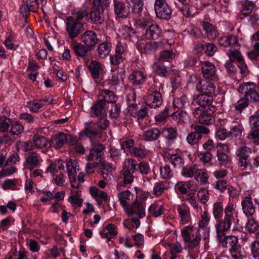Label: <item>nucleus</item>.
Here are the masks:
<instances>
[{"label": "nucleus", "instance_id": "obj_1", "mask_svg": "<svg viewBox=\"0 0 259 259\" xmlns=\"http://www.w3.org/2000/svg\"><path fill=\"white\" fill-rule=\"evenodd\" d=\"M225 216L223 219L217 220L215 229L218 240L222 239L226 236V232L230 229L233 224L238 223V212L235 206L231 203H229L224 208Z\"/></svg>", "mask_w": 259, "mask_h": 259}, {"label": "nucleus", "instance_id": "obj_2", "mask_svg": "<svg viewBox=\"0 0 259 259\" xmlns=\"http://www.w3.org/2000/svg\"><path fill=\"white\" fill-rule=\"evenodd\" d=\"M238 91L240 93L241 101L235 106V109L241 111L248 106V102H258L259 94L256 84L253 82L244 83L240 85Z\"/></svg>", "mask_w": 259, "mask_h": 259}, {"label": "nucleus", "instance_id": "obj_3", "mask_svg": "<svg viewBox=\"0 0 259 259\" xmlns=\"http://www.w3.org/2000/svg\"><path fill=\"white\" fill-rule=\"evenodd\" d=\"M252 150L246 145L239 147L235 152L238 166L243 169L251 170L259 165V157L250 158Z\"/></svg>", "mask_w": 259, "mask_h": 259}, {"label": "nucleus", "instance_id": "obj_4", "mask_svg": "<svg viewBox=\"0 0 259 259\" xmlns=\"http://www.w3.org/2000/svg\"><path fill=\"white\" fill-rule=\"evenodd\" d=\"M90 12L91 21L96 24H102L104 21L103 14L106 7H108V0H94Z\"/></svg>", "mask_w": 259, "mask_h": 259}, {"label": "nucleus", "instance_id": "obj_5", "mask_svg": "<svg viewBox=\"0 0 259 259\" xmlns=\"http://www.w3.org/2000/svg\"><path fill=\"white\" fill-rule=\"evenodd\" d=\"M208 109L200 107H195L193 111V114L197 115L199 122L202 124L208 125L212 124L214 121L213 113L216 111L215 107H212Z\"/></svg>", "mask_w": 259, "mask_h": 259}, {"label": "nucleus", "instance_id": "obj_6", "mask_svg": "<svg viewBox=\"0 0 259 259\" xmlns=\"http://www.w3.org/2000/svg\"><path fill=\"white\" fill-rule=\"evenodd\" d=\"M113 102V92L108 90L104 91V101L100 100L91 107V116L98 117L102 115L104 112V102Z\"/></svg>", "mask_w": 259, "mask_h": 259}, {"label": "nucleus", "instance_id": "obj_7", "mask_svg": "<svg viewBox=\"0 0 259 259\" xmlns=\"http://www.w3.org/2000/svg\"><path fill=\"white\" fill-rule=\"evenodd\" d=\"M66 30L69 38L73 39L83 31V24L76 22L73 18L67 17L66 20Z\"/></svg>", "mask_w": 259, "mask_h": 259}, {"label": "nucleus", "instance_id": "obj_8", "mask_svg": "<svg viewBox=\"0 0 259 259\" xmlns=\"http://www.w3.org/2000/svg\"><path fill=\"white\" fill-rule=\"evenodd\" d=\"M154 9L157 18L165 20L171 18L172 10L165 0H155Z\"/></svg>", "mask_w": 259, "mask_h": 259}, {"label": "nucleus", "instance_id": "obj_9", "mask_svg": "<svg viewBox=\"0 0 259 259\" xmlns=\"http://www.w3.org/2000/svg\"><path fill=\"white\" fill-rule=\"evenodd\" d=\"M137 165V163L133 159H127L124 161L123 169L124 184H131L133 182L134 177L132 174L136 170Z\"/></svg>", "mask_w": 259, "mask_h": 259}, {"label": "nucleus", "instance_id": "obj_10", "mask_svg": "<svg viewBox=\"0 0 259 259\" xmlns=\"http://www.w3.org/2000/svg\"><path fill=\"white\" fill-rule=\"evenodd\" d=\"M213 98L212 95H206L204 94H200L195 97L192 102V108L196 107L197 105L200 106L199 107L205 109L206 107H208L207 109L212 108V107H215L212 105Z\"/></svg>", "mask_w": 259, "mask_h": 259}, {"label": "nucleus", "instance_id": "obj_11", "mask_svg": "<svg viewBox=\"0 0 259 259\" xmlns=\"http://www.w3.org/2000/svg\"><path fill=\"white\" fill-rule=\"evenodd\" d=\"M43 160L39 153L36 151H30L25 155L24 165L31 169L39 167Z\"/></svg>", "mask_w": 259, "mask_h": 259}, {"label": "nucleus", "instance_id": "obj_12", "mask_svg": "<svg viewBox=\"0 0 259 259\" xmlns=\"http://www.w3.org/2000/svg\"><path fill=\"white\" fill-rule=\"evenodd\" d=\"M146 106L150 108L160 107L162 104L161 94L157 91L152 92L148 94L145 98Z\"/></svg>", "mask_w": 259, "mask_h": 259}, {"label": "nucleus", "instance_id": "obj_13", "mask_svg": "<svg viewBox=\"0 0 259 259\" xmlns=\"http://www.w3.org/2000/svg\"><path fill=\"white\" fill-rule=\"evenodd\" d=\"M66 166L71 186L74 188H79V183H77L76 179L77 171L79 170V169L77 168V162L75 160L70 159L67 162Z\"/></svg>", "mask_w": 259, "mask_h": 259}, {"label": "nucleus", "instance_id": "obj_14", "mask_svg": "<svg viewBox=\"0 0 259 259\" xmlns=\"http://www.w3.org/2000/svg\"><path fill=\"white\" fill-rule=\"evenodd\" d=\"M218 149L217 156L219 164L221 165H226L231 160V158L227 155L226 152L229 151V148L227 145L218 143L216 145Z\"/></svg>", "mask_w": 259, "mask_h": 259}, {"label": "nucleus", "instance_id": "obj_15", "mask_svg": "<svg viewBox=\"0 0 259 259\" xmlns=\"http://www.w3.org/2000/svg\"><path fill=\"white\" fill-rule=\"evenodd\" d=\"M241 205L243 211L247 217H251L254 214L255 207L253 204L252 198L249 194L243 198Z\"/></svg>", "mask_w": 259, "mask_h": 259}, {"label": "nucleus", "instance_id": "obj_16", "mask_svg": "<svg viewBox=\"0 0 259 259\" xmlns=\"http://www.w3.org/2000/svg\"><path fill=\"white\" fill-rule=\"evenodd\" d=\"M125 210L128 214L138 215L139 218H142L145 216L144 205L138 201H136L131 206H127Z\"/></svg>", "mask_w": 259, "mask_h": 259}, {"label": "nucleus", "instance_id": "obj_17", "mask_svg": "<svg viewBox=\"0 0 259 259\" xmlns=\"http://www.w3.org/2000/svg\"><path fill=\"white\" fill-rule=\"evenodd\" d=\"M81 39L87 46L91 49L98 40L96 33L92 30L84 32L81 36Z\"/></svg>", "mask_w": 259, "mask_h": 259}, {"label": "nucleus", "instance_id": "obj_18", "mask_svg": "<svg viewBox=\"0 0 259 259\" xmlns=\"http://www.w3.org/2000/svg\"><path fill=\"white\" fill-rule=\"evenodd\" d=\"M219 44L224 47H233L239 45L237 37L233 34L222 36L219 39Z\"/></svg>", "mask_w": 259, "mask_h": 259}, {"label": "nucleus", "instance_id": "obj_19", "mask_svg": "<svg viewBox=\"0 0 259 259\" xmlns=\"http://www.w3.org/2000/svg\"><path fill=\"white\" fill-rule=\"evenodd\" d=\"M169 46V44L165 39L160 41H150L145 45L144 51L146 53H148L159 49H167Z\"/></svg>", "mask_w": 259, "mask_h": 259}, {"label": "nucleus", "instance_id": "obj_20", "mask_svg": "<svg viewBox=\"0 0 259 259\" xmlns=\"http://www.w3.org/2000/svg\"><path fill=\"white\" fill-rule=\"evenodd\" d=\"M114 13L117 15L116 19L120 21L127 18L129 12L123 3L114 0Z\"/></svg>", "mask_w": 259, "mask_h": 259}, {"label": "nucleus", "instance_id": "obj_21", "mask_svg": "<svg viewBox=\"0 0 259 259\" xmlns=\"http://www.w3.org/2000/svg\"><path fill=\"white\" fill-rule=\"evenodd\" d=\"M203 76L206 79H211L215 74V67L209 62L205 61L202 65Z\"/></svg>", "mask_w": 259, "mask_h": 259}, {"label": "nucleus", "instance_id": "obj_22", "mask_svg": "<svg viewBox=\"0 0 259 259\" xmlns=\"http://www.w3.org/2000/svg\"><path fill=\"white\" fill-rule=\"evenodd\" d=\"M215 86L213 83L206 80H203L201 84L197 87V91L201 94L212 95L214 93Z\"/></svg>", "mask_w": 259, "mask_h": 259}, {"label": "nucleus", "instance_id": "obj_23", "mask_svg": "<svg viewBox=\"0 0 259 259\" xmlns=\"http://www.w3.org/2000/svg\"><path fill=\"white\" fill-rule=\"evenodd\" d=\"M97 127L95 123L91 122L83 131L84 134L90 138L91 142L93 141L92 139L94 138H100L101 131L97 128Z\"/></svg>", "mask_w": 259, "mask_h": 259}, {"label": "nucleus", "instance_id": "obj_24", "mask_svg": "<svg viewBox=\"0 0 259 259\" xmlns=\"http://www.w3.org/2000/svg\"><path fill=\"white\" fill-rule=\"evenodd\" d=\"M161 35L162 30L156 24H153L151 27L146 29L145 31V36L149 39H158Z\"/></svg>", "mask_w": 259, "mask_h": 259}, {"label": "nucleus", "instance_id": "obj_25", "mask_svg": "<svg viewBox=\"0 0 259 259\" xmlns=\"http://www.w3.org/2000/svg\"><path fill=\"white\" fill-rule=\"evenodd\" d=\"M90 193L91 195L98 202L99 205H100L102 203L101 199H102L104 201H107L108 200V196L107 193L103 191L100 190L96 187H91L90 189Z\"/></svg>", "mask_w": 259, "mask_h": 259}, {"label": "nucleus", "instance_id": "obj_26", "mask_svg": "<svg viewBox=\"0 0 259 259\" xmlns=\"http://www.w3.org/2000/svg\"><path fill=\"white\" fill-rule=\"evenodd\" d=\"M67 140V135L63 133H59L53 138L51 146L55 149L62 147Z\"/></svg>", "mask_w": 259, "mask_h": 259}, {"label": "nucleus", "instance_id": "obj_27", "mask_svg": "<svg viewBox=\"0 0 259 259\" xmlns=\"http://www.w3.org/2000/svg\"><path fill=\"white\" fill-rule=\"evenodd\" d=\"M73 50L75 54L80 57H84L87 54L89 51H91V48H89L88 46H84L80 43H77L73 45Z\"/></svg>", "mask_w": 259, "mask_h": 259}, {"label": "nucleus", "instance_id": "obj_28", "mask_svg": "<svg viewBox=\"0 0 259 259\" xmlns=\"http://www.w3.org/2000/svg\"><path fill=\"white\" fill-rule=\"evenodd\" d=\"M89 69L93 78L96 79L102 71V65L98 61H92L89 66Z\"/></svg>", "mask_w": 259, "mask_h": 259}, {"label": "nucleus", "instance_id": "obj_29", "mask_svg": "<svg viewBox=\"0 0 259 259\" xmlns=\"http://www.w3.org/2000/svg\"><path fill=\"white\" fill-rule=\"evenodd\" d=\"M199 167L196 164L184 166L182 169L181 174L186 178L194 177L196 172L199 170Z\"/></svg>", "mask_w": 259, "mask_h": 259}, {"label": "nucleus", "instance_id": "obj_30", "mask_svg": "<svg viewBox=\"0 0 259 259\" xmlns=\"http://www.w3.org/2000/svg\"><path fill=\"white\" fill-rule=\"evenodd\" d=\"M224 247L227 248L230 246L231 248L235 246H237L238 243V238L235 236H225V237L222 239L218 240Z\"/></svg>", "mask_w": 259, "mask_h": 259}, {"label": "nucleus", "instance_id": "obj_31", "mask_svg": "<svg viewBox=\"0 0 259 259\" xmlns=\"http://www.w3.org/2000/svg\"><path fill=\"white\" fill-rule=\"evenodd\" d=\"M160 135V131L157 128H153L145 132L143 139L146 141H151L157 139Z\"/></svg>", "mask_w": 259, "mask_h": 259}, {"label": "nucleus", "instance_id": "obj_32", "mask_svg": "<svg viewBox=\"0 0 259 259\" xmlns=\"http://www.w3.org/2000/svg\"><path fill=\"white\" fill-rule=\"evenodd\" d=\"M112 49V44L110 42H104L101 44L98 51L100 58H104L109 54Z\"/></svg>", "mask_w": 259, "mask_h": 259}, {"label": "nucleus", "instance_id": "obj_33", "mask_svg": "<svg viewBox=\"0 0 259 259\" xmlns=\"http://www.w3.org/2000/svg\"><path fill=\"white\" fill-rule=\"evenodd\" d=\"M71 195L68 198V201L73 204L80 206L82 205L83 199L80 198L81 191L79 190H72Z\"/></svg>", "mask_w": 259, "mask_h": 259}, {"label": "nucleus", "instance_id": "obj_34", "mask_svg": "<svg viewBox=\"0 0 259 259\" xmlns=\"http://www.w3.org/2000/svg\"><path fill=\"white\" fill-rule=\"evenodd\" d=\"M202 27L208 37L211 39H214L217 37L218 34V31L211 24L207 22H203Z\"/></svg>", "mask_w": 259, "mask_h": 259}, {"label": "nucleus", "instance_id": "obj_35", "mask_svg": "<svg viewBox=\"0 0 259 259\" xmlns=\"http://www.w3.org/2000/svg\"><path fill=\"white\" fill-rule=\"evenodd\" d=\"M101 236L103 239H107V242L108 243L113 238V225L109 224L100 232Z\"/></svg>", "mask_w": 259, "mask_h": 259}, {"label": "nucleus", "instance_id": "obj_36", "mask_svg": "<svg viewBox=\"0 0 259 259\" xmlns=\"http://www.w3.org/2000/svg\"><path fill=\"white\" fill-rule=\"evenodd\" d=\"M224 210L223 204L221 201L215 202L212 207V214L215 220L221 219Z\"/></svg>", "mask_w": 259, "mask_h": 259}, {"label": "nucleus", "instance_id": "obj_37", "mask_svg": "<svg viewBox=\"0 0 259 259\" xmlns=\"http://www.w3.org/2000/svg\"><path fill=\"white\" fill-rule=\"evenodd\" d=\"M100 168L104 178L106 180H111L112 177V167L111 164L105 162Z\"/></svg>", "mask_w": 259, "mask_h": 259}, {"label": "nucleus", "instance_id": "obj_38", "mask_svg": "<svg viewBox=\"0 0 259 259\" xmlns=\"http://www.w3.org/2000/svg\"><path fill=\"white\" fill-rule=\"evenodd\" d=\"M171 117L174 120L180 124L185 122L188 120L186 112L180 110L174 112L171 115Z\"/></svg>", "mask_w": 259, "mask_h": 259}, {"label": "nucleus", "instance_id": "obj_39", "mask_svg": "<svg viewBox=\"0 0 259 259\" xmlns=\"http://www.w3.org/2000/svg\"><path fill=\"white\" fill-rule=\"evenodd\" d=\"M145 76L142 72L135 71L129 76V79L132 83L135 85L142 83L145 79Z\"/></svg>", "mask_w": 259, "mask_h": 259}, {"label": "nucleus", "instance_id": "obj_40", "mask_svg": "<svg viewBox=\"0 0 259 259\" xmlns=\"http://www.w3.org/2000/svg\"><path fill=\"white\" fill-rule=\"evenodd\" d=\"M89 15L88 11L87 10H73L72 12V16H69V18H72L76 22H81L85 17H88Z\"/></svg>", "mask_w": 259, "mask_h": 259}, {"label": "nucleus", "instance_id": "obj_41", "mask_svg": "<svg viewBox=\"0 0 259 259\" xmlns=\"http://www.w3.org/2000/svg\"><path fill=\"white\" fill-rule=\"evenodd\" d=\"M64 169V166L63 162L61 160H58L51 164L47 168V171L54 174L58 172V170Z\"/></svg>", "mask_w": 259, "mask_h": 259}, {"label": "nucleus", "instance_id": "obj_42", "mask_svg": "<svg viewBox=\"0 0 259 259\" xmlns=\"http://www.w3.org/2000/svg\"><path fill=\"white\" fill-rule=\"evenodd\" d=\"M104 149V146L102 144H99L94 146L93 148L90 150V153L88 156V161H92L94 159V156L101 155V152Z\"/></svg>", "mask_w": 259, "mask_h": 259}, {"label": "nucleus", "instance_id": "obj_43", "mask_svg": "<svg viewBox=\"0 0 259 259\" xmlns=\"http://www.w3.org/2000/svg\"><path fill=\"white\" fill-rule=\"evenodd\" d=\"M208 176L206 171L203 170L199 167V170L196 172L194 179L201 184H206L208 181Z\"/></svg>", "mask_w": 259, "mask_h": 259}, {"label": "nucleus", "instance_id": "obj_44", "mask_svg": "<svg viewBox=\"0 0 259 259\" xmlns=\"http://www.w3.org/2000/svg\"><path fill=\"white\" fill-rule=\"evenodd\" d=\"M33 142L36 147L42 148L47 146L48 142L47 139L43 136L35 135L32 139Z\"/></svg>", "mask_w": 259, "mask_h": 259}, {"label": "nucleus", "instance_id": "obj_45", "mask_svg": "<svg viewBox=\"0 0 259 259\" xmlns=\"http://www.w3.org/2000/svg\"><path fill=\"white\" fill-rule=\"evenodd\" d=\"M129 152L132 156H135L140 159L144 158L147 155V153L144 150L137 147H133L130 150Z\"/></svg>", "mask_w": 259, "mask_h": 259}, {"label": "nucleus", "instance_id": "obj_46", "mask_svg": "<svg viewBox=\"0 0 259 259\" xmlns=\"http://www.w3.org/2000/svg\"><path fill=\"white\" fill-rule=\"evenodd\" d=\"M124 48L120 42H118L115 49L116 55L115 62L116 64H118L123 61L122 54L124 53Z\"/></svg>", "mask_w": 259, "mask_h": 259}, {"label": "nucleus", "instance_id": "obj_47", "mask_svg": "<svg viewBox=\"0 0 259 259\" xmlns=\"http://www.w3.org/2000/svg\"><path fill=\"white\" fill-rule=\"evenodd\" d=\"M168 159L175 167H181L183 165L184 163V159L180 156L177 154L170 155L168 157Z\"/></svg>", "mask_w": 259, "mask_h": 259}, {"label": "nucleus", "instance_id": "obj_48", "mask_svg": "<svg viewBox=\"0 0 259 259\" xmlns=\"http://www.w3.org/2000/svg\"><path fill=\"white\" fill-rule=\"evenodd\" d=\"M243 130V126L240 124L237 126H234L229 131L230 137L240 138L242 136Z\"/></svg>", "mask_w": 259, "mask_h": 259}, {"label": "nucleus", "instance_id": "obj_49", "mask_svg": "<svg viewBox=\"0 0 259 259\" xmlns=\"http://www.w3.org/2000/svg\"><path fill=\"white\" fill-rule=\"evenodd\" d=\"M133 6V12L135 14H140L143 10V3L142 0H131Z\"/></svg>", "mask_w": 259, "mask_h": 259}, {"label": "nucleus", "instance_id": "obj_50", "mask_svg": "<svg viewBox=\"0 0 259 259\" xmlns=\"http://www.w3.org/2000/svg\"><path fill=\"white\" fill-rule=\"evenodd\" d=\"M162 133L165 137L169 140H175L177 136V133L176 128L172 127H168L163 130Z\"/></svg>", "mask_w": 259, "mask_h": 259}, {"label": "nucleus", "instance_id": "obj_51", "mask_svg": "<svg viewBox=\"0 0 259 259\" xmlns=\"http://www.w3.org/2000/svg\"><path fill=\"white\" fill-rule=\"evenodd\" d=\"M187 103V98L185 96H182L181 97L174 99L173 101V105L175 108L179 109L183 108Z\"/></svg>", "mask_w": 259, "mask_h": 259}, {"label": "nucleus", "instance_id": "obj_52", "mask_svg": "<svg viewBox=\"0 0 259 259\" xmlns=\"http://www.w3.org/2000/svg\"><path fill=\"white\" fill-rule=\"evenodd\" d=\"M228 55L231 60H236L239 62L243 60L242 56L239 51L237 50H230L228 51Z\"/></svg>", "mask_w": 259, "mask_h": 259}, {"label": "nucleus", "instance_id": "obj_53", "mask_svg": "<svg viewBox=\"0 0 259 259\" xmlns=\"http://www.w3.org/2000/svg\"><path fill=\"white\" fill-rule=\"evenodd\" d=\"M116 70L119 75L117 76L116 79H114V85L119 84L121 88H122L124 84L123 77L124 76V70L122 68H117Z\"/></svg>", "mask_w": 259, "mask_h": 259}, {"label": "nucleus", "instance_id": "obj_54", "mask_svg": "<svg viewBox=\"0 0 259 259\" xmlns=\"http://www.w3.org/2000/svg\"><path fill=\"white\" fill-rule=\"evenodd\" d=\"M131 193L128 191H125L118 194V197L120 204L123 206L124 209L128 206L126 205V199H129Z\"/></svg>", "mask_w": 259, "mask_h": 259}, {"label": "nucleus", "instance_id": "obj_55", "mask_svg": "<svg viewBox=\"0 0 259 259\" xmlns=\"http://www.w3.org/2000/svg\"><path fill=\"white\" fill-rule=\"evenodd\" d=\"M181 11L184 16L186 17H190L195 14L196 9L193 6H185L181 9Z\"/></svg>", "mask_w": 259, "mask_h": 259}, {"label": "nucleus", "instance_id": "obj_56", "mask_svg": "<svg viewBox=\"0 0 259 259\" xmlns=\"http://www.w3.org/2000/svg\"><path fill=\"white\" fill-rule=\"evenodd\" d=\"M258 227V224L255 220L254 219H250L246 224L245 229L247 232L252 233L257 230Z\"/></svg>", "mask_w": 259, "mask_h": 259}, {"label": "nucleus", "instance_id": "obj_57", "mask_svg": "<svg viewBox=\"0 0 259 259\" xmlns=\"http://www.w3.org/2000/svg\"><path fill=\"white\" fill-rule=\"evenodd\" d=\"M202 138L201 135H199L196 132L189 134L187 137V141L190 144H193L197 142Z\"/></svg>", "mask_w": 259, "mask_h": 259}, {"label": "nucleus", "instance_id": "obj_58", "mask_svg": "<svg viewBox=\"0 0 259 259\" xmlns=\"http://www.w3.org/2000/svg\"><path fill=\"white\" fill-rule=\"evenodd\" d=\"M254 7L255 5L253 3L251 2H246L242 10V14L245 16H247L253 11Z\"/></svg>", "mask_w": 259, "mask_h": 259}, {"label": "nucleus", "instance_id": "obj_59", "mask_svg": "<svg viewBox=\"0 0 259 259\" xmlns=\"http://www.w3.org/2000/svg\"><path fill=\"white\" fill-rule=\"evenodd\" d=\"M232 256L235 259H239L241 256V247L240 245L235 246L230 249Z\"/></svg>", "mask_w": 259, "mask_h": 259}, {"label": "nucleus", "instance_id": "obj_60", "mask_svg": "<svg viewBox=\"0 0 259 259\" xmlns=\"http://www.w3.org/2000/svg\"><path fill=\"white\" fill-rule=\"evenodd\" d=\"M168 111L169 108L165 107L162 111L155 117L156 121L161 122L165 121L168 116Z\"/></svg>", "mask_w": 259, "mask_h": 259}, {"label": "nucleus", "instance_id": "obj_61", "mask_svg": "<svg viewBox=\"0 0 259 259\" xmlns=\"http://www.w3.org/2000/svg\"><path fill=\"white\" fill-rule=\"evenodd\" d=\"M149 211L155 217H159L162 213L161 206L158 205H151L149 208Z\"/></svg>", "mask_w": 259, "mask_h": 259}, {"label": "nucleus", "instance_id": "obj_62", "mask_svg": "<svg viewBox=\"0 0 259 259\" xmlns=\"http://www.w3.org/2000/svg\"><path fill=\"white\" fill-rule=\"evenodd\" d=\"M199 157L203 163L209 162L212 158V154L209 152H202L199 154Z\"/></svg>", "mask_w": 259, "mask_h": 259}, {"label": "nucleus", "instance_id": "obj_63", "mask_svg": "<svg viewBox=\"0 0 259 259\" xmlns=\"http://www.w3.org/2000/svg\"><path fill=\"white\" fill-rule=\"evenodd\" d=\"M197 196L201 203L205 204L209 198V193L205 189H200L197 193Z\"/></svg>", "mask_w": 259, "mask_h": 259}, {"label": "nucleus", "instance_id": "obj_64", "mask_svg": "<svg viewBox=\"0 0 259 259\" xmlns=\"http://www.w3.org/2000/svg\"><path fill=\"white\" fill-rule=\"evenodd\" d=\"M23 131V126L18 122L13 124L11 126V132L13 135H18Z\"/></svg>", "mask_w": 259, "mask_h": 259}]
</instances>
